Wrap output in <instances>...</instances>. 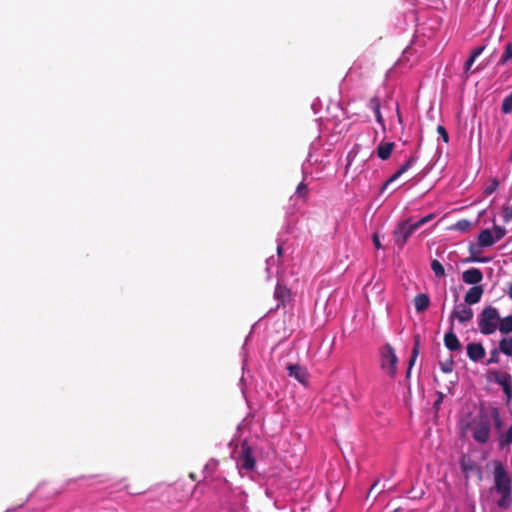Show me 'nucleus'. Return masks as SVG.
<instances>
[{
	"mask_svg": "<svg viewBox=\"0 0 512 512\" xmlns=\"http://www.w3.org/2000/svg\"><path fill=\"white\" fill-rule=\"evenodd\" d=\"M433 218V214H429L416 222L405 220L400 222L393 232L395 244L401 249L406 244L409 237L420 228L422 225L427 223Z\"/></svg>",
	"mask_w": 512,
	"mask_h": 512,
	"instance_id": "1",
	"label": "nucleus"
},
{
	"mask_svg": "<svg viewBox=\"0 0 512 512\" xmlns=\"http://www.w3.org/2000/svg\"><path fill=\"white\" fill-rule=\"evenodd\" d=\"M491 419L488 414L481 410L477 419L472 424L473 439L481 444L488 442L490 438Z\"/></svg>",
	"mask_w": 512,
	"mask_h": 512,
	"instance_id": "2",
	"label": "nucleus"
},
{
	"mask_svg": "<svg viewBox=\"0 0 512 512\" xmlns=\"http://www.w3.org/2000/svg\"><path fill=\"white\" fill-rule=\"evenodd\" d=\"M500 320L498 310L493 306H488L479 314V329L484 335L493 334Z\"/></svg>",
	"mask_w": 512,
	"mask_h": 512,
	"instance_id": "3",
	"label": "nucleus"
},
{
	"mask_svg": "<svg viewBox=\"0 0 512 512\" xmlns=\"http://www.w3.org/2000/svg\"><path fill=\"white\" fill-rule=\"evenodd\" d=\"M398 358L395 354L393 347L390 344H385L380 349V367L391 378H394L397 373Z\"/></svg>",
	"mask_w": 512,
	"mask_h": 512,
	"instance_id": "4",
	"label": "nucleus"
},
{
	"mask_svg": "<svg viewBox=\"0 0 512 512\" xmlns=\"http://www.w3.org/2000/svg\"><path fill=\"white\" fill-rule=\"evenodd\" d=\"M494 486L498 493L511 491V480L501 462L495 463Z\"/></svg>",
	"mask_w": 512,
	"mask_h": 512,
	"instance_id": "5",
	"label": "nucleus"
},
{
	"mask_svg": "<svg viewBox=\"0 0 512 512\" xmlns=\"http://www.w3.org/2000/svg\"><path fill=\"white\" fill-rule=\"evenodd\" d=\"M238 463L240 468L245 469L247 471H252L255 468V458L253 455V449L251 446L244 441L241 444V450L238 456Z\"/></svg>",
	"mask_w": 512,
	"mask_h": 512,
	"instance_id": "6",
	"label": "nucleus"
},
{
	"mask_svg": "<svg viewBox=\"0 0 512 512\" xmlns=\"http://www.w3.org/2000/svg\"><path fill=\"white\" fill-rule=\"evenodd\" d=\"M474 312L472 308H470L466 304H459L454 307L450 316L449 322L450 326L454 327V321L457 319L460 323H466L472 320Z\"/></svg>",
	"mask_w": 512,
	"mask_h": 512,
	"instance_id": "7",
	"label": "nucleus"
},
{
	"mask_svg": "<svg viewBox=\"0 0 512 512\" xmlns=\"http://www.w3.org/2000/svg\"><path fill=\"white\" fill-rule=\"evenodd\" d=\"M274 298L278 301L276 308H279L280 306H285L290 302L292 295L285 285L278 283L274 290Z\"/></svg>",
	"mask_w": 512,
	"mask_h": 512,
	"instance_id": "8",
	"label": "nucleus"
},
{
	"mask_svg": "<svg viewBox=\"0 0 512 512\" xmlns=\"http://www.w3.org/2000/svg\"><path fill=\"white\" fill-rule=\"evenodd\" d=\"M496 383L502 386L503 391L507 398V403L512 399V378L508 373L497 374L495 377Z\"/></svg>",
	"mask_w": 512,
	"mask_h": 512,
	"instance_id": "9",
	"label": "nucleus"
},
{
	"mask_svg": "<svg viewBox=\"0 0 512 512\" xmlns=\"http://www.w3.org/2000/svg\"><path fill=\"white\" fill-rule=\"evenodd\" d=\"M483 279V273L479 268H470L465 270L462 274V280L466 284L478 286Z\"/></svg>",
	"mask_w": 512,
	"mask_h": 512,
	"instance_id": "10",
	"label": "nucleus"
},
{
	"mask_svg": "<svg viewBox=\"0 0 512 512\" xmlns=\"http://www.w3.org/2000/svg\"><path fill=\"white\" fill-rule=\"evenodd\" d=\"M485 348L481 343H469L467 345V355L471 361L478 362L485 357Z\"/></svg>",
	"mask_w": 512,
	"mask_h": 512,
	"instance_id": "11",
	"label": "nucleus"
},
{
	"mask_svg": "<svg viewBox=\"0 0 512 512\" xmlns=\"http://www.w3.org/2000/svg\"><path fill=\"white\" fill-rule=\"evenodd\" d=\"M444 345L450 351H458L461 349V343L454 333V327L450 326L449 331L444 336Z\"/></svg>",
	"mask_w": 512,
	"mask_h": 512,
	"instance_id": "12",
	"label": "nucleus"
},
{
	"mask_svg": "<svg viewBox=\"0 0 512 512\" xmlns=\"http://www.w3.org/2000/svg\"><path fill=\"white\" fill-rule=\"evenodd\" d=\"M483 292H484V290H483L482 286L471 287L465 294V297H464L465 303L468 305H473V304L478 303L481 300Z\"/></svg>",
	"mask_w": 512,
	"mask_h": 512,
	"instance_id": "13",
	"label": "nucleus"
},
{
	"mask_svg": "<svg viewBox=\"0 0 512 512\" xmlns=\"http://www.w3.org/2000/svg\"><path fill=\"white\" fill-rule=\"evenodd\" d=\"M288 374L290 377H294L300 383H305L307 381L308 373L307 370L300 365H288L287 366Z\"/></svg>",
	"mask_w": 512,
	"mask_h": 512,
	"instance_id": "14",
	"label": "nucleus"
},
{
	"mask_svg": "<svg viewBox=\"0 0 512 512\" xmlns=\"http://www.w3.org/2000/svg\"><path fill=\"white\" fill-rule=\"evenodd\" d=\"M417 161L416 156H410L409 159L385 182L384 187L398 179L402 174L409 170Z\"/></svg>",
	"mask_w": 512,
	"mask_h": 512,
	"instance_id": "15",
	"label": "nucleus"
},
{
	"mask_svg": "<svg viewBox=\"0 0 512 512\" xmlns=\"http://www.w3.org/2000/svg\"><path fill=\"white\" fill-rule=\"evenodd\" d=\"M394 143L393 142H381L377 147V156L381 160H387L393 151Z\"/></svg>",
	"mask_w": 512,
	"mask_h": 512,
	"instance_id": "16",
	"label": "nucleus"
},
{
	"mask_svg": "<svg viewBox=\"0 0 512 512\" xmlns=\"http://www.w3.org/2000/svg\"><path fill=\"white\" fill-rule=\"evenodd\" d=\"M429 304L430 299L427 294L421 293L416 295L414 298L415 310L418 313L424 312L429 307Z\"/></svg>",
	"mask_w": 512,
	"mask_h": 512,
	"instance_id": "17",
	"label": "nucleus"
},
{
	"mask_svg": "<svg viewBox=\"0 0 512 512\" xmlns=\"http://www.w3.org/2000/svg\"><path fill=\"white\" fill-rule=\"evenodd\" d=\"M496 242L493 233L489 229H484L478 236V243L481 247H490Z\"/></svg>",
	"mask_w": 512,
	"mask_h": 512,
	"instance_id": "18",
	"label": "nucleus"
},
{
	"mask_svg": "<svg viewBox=\"0 0 512 512\" xmlns=\"http://www.w3.org/2000/svg\"><path fill=\"white\" fill-rule=\"evenodd\" d=\"M419 350H420V337H419V335H416L414 337V345H413L411 357H410L409 363H408V369H407V373H406L407 377L410 376L411 369H412L413 365L415 364V361L419 355Z\"/></svg>",
	"mask_w": 512,
	"mask_h": 512,
	"instance_id": "19",
	"label": "nucleus"
},
{
	"mask_svg": "<svg viewBox=\"0 0 512 512\" xmlns=\"http://www.w3.org/2000/svg\"><path fill=\"white\" fill-rule=\"evenodd\" d=\"M485 50V46H480L472 50L470 57L467 59L464 65V73L466 75L471 71V67L474 64L475 60L483 53Z\"/></svg>",
	"mask_w": 512,
	"mask_h": 512,
	"instance_id": "20",
	"label": "nucleus"
},
{
	"mask_svg": "<svg viewBox=\"0 0 512 512\" xmlns=\"http://www.w3.org/2000/svg\"><path fill=\"white\" fill-rule=\"evenodd\" d=\"M462 471L468 476L474 470L478 469L477 464L470 458L463 456L460 461Z\"/></svg>",
	"mask_w": 512,
	"mask_h": 512,
	"instance_id": "21",
	"label": "nucleus"
},
{
	"mask_svg": "<svg viewBox=\"0 0 512 512\" xmlns=\"http://www.w3.org/2000/svg\"><path fill=\"white\" fill-rule=\"evenodd\" d=\"M369 106L370 108L373 110L374 114H375V117H376V121L378 123H383V118H382V115H381V112H380V101L377 97H372L369 101Z\"/></svg>",
	"mask_w": 512,
	"mask_h": 512,
	"instance_id": "22",
	"label": "nucleus"
},
{
	"mask_svg": "<svg viewBox=\"0 0 512 512\" xmlns=\"http://www.w3.org/2000/svg\"><path fill=\"white\" fill-rule=\"evenodd\" d=\"M501 498L497 501L498 507L502 509L508 508L512 503L511 491L501 492Z\"/></svg>",
	"mask_w": 512,
	"mask_h": 512,
	"instance_id": "23",
	"label": "nucleus"
},
{
	"mask_svg": "<svg viewBox=\"0 0 512 512\" xmlns=\"http://www.w3.org/2000/svg\"><path fill=\"white\" fill-rule=\"evenodd\" d=\"M499 331L503 334H507L512 332V316H507L503 319H500Z\"/></svg>",
	"mask_w": 512,
	"mask_h": 512,
	"instance_id": "24",
	"label": "nucleus"
},
{
	"mask_svg": "<svg viewBox=\"0 0 512 512\" xmlns=\"http://www.w3.org/2000/svg\"><path fill=\"white\" fill-rule=\"evenodd\" d=\"M499 349L502 353L512 357V338H504L499 343Z\"/></svg>",
	"mask_w": 512,
	"mask_h": 512,
	"instance_id": "25",
	"label": "nucleus"
},
{
	"mask_svg": "<svg viewBox=\"0 0 512 512\" xmlns=\"http://www.w3.org/2000/svg\"><path fill=\"white\" fill-rule=\"evenodd\" d=\"M512 443V425L509 427V429L502 433L499 437V446L501 448H504L506 446H509Z\"/></svg>",
	"mask_w": 512,
	"mask_h": 512,
	"instance_id": "26",
	"label": "nucleus"
},
{
	"mask_svg": "<svg viewBox=\"0 0 512 512\" xmlns=\"http://www.w3.org/2000/svg\"><path fill=\"white\" fill-rule=\"evenodd\" d=\"M510 60H512V44L511 43H507L506 46H505V51H504V53L502 54V56L500 57V59L498 61V65H505Z\"/></svg>",
	"mask_w": 512,
	"mask_h": 512,
	"instance_id": "27",
	"label": "nucleus"
},
{
	"mask_svg": "<svg viewBox=\"0 0 512 512\" xmlns=\"http://www.w3.org/2000/svg\"><path fill=\"white\" fill-rule=\"evenodd\" d=\"M431 269L434 272L436 277H444L445 276L444 267L437 259H434L431 262Z\"/></svg>",
	"mask_w": 512,
	"mask_h": 512,
	"instance_id": "28",
	"label": "nucleus"
},
{
	"mask_svg": "<svg viewBox=\"0 0 512 512\" xmlns=\"http://www.w3.org/2000/svg\"><path fill=\"white\" fill-rule=\"evenodd\" d=\"M501 110L504 114H509L512 112V93L504 98Z\"/></svg>",
	"mask_w": 512,
	"mask_h": 512,
	"instance_id": "29",
	"label": "nucleus"
},
{
	"mask_svg": "<svg viewBox=\"0 0 512 512\" xmlns=\"http://www.w3.org/2000/svg\"><path fill=\"white\" fill-rule=\"evenodd\" d=\"M502 218L504 223H509L512 220V206L504 204L502 207Z\"/></svg>",
	"mask_w": 512,
	"mask_h": 512,
	"instance_id": "30",
	"label": "nucleus"
},
{
	"mask_svg": "<svg viewBox=\"0 0 512 512\" xmlns=\"http://www.w3.org/2000/svg\"><path fill=\"white\" fill-rule=\"evenodd\" d=\"M491 418L494 421L495 428L500 430L502 427V419L500 417L499 411L497 408H493L491 411Z\"/></svg>",
	"mask_w": 512,
	"mask_h": 512,
	"instance_id": "31",
	"label": "nucleus"
},
{
	"mask_svg": "<svg viewBox=\"0 0 512 512\" xmlns=\"http://www.w3.org/2000/svg\"><path fill=\"white\" fill-rule=\"evenodd\" d=\"M494 234L493 237L496 239V241L501 240L506 235V229L494 224L493 226Z\"/></svg>",
	"mask_w": 512,
	"mask_h": 512,
	"instance_id": "32",
	"label": "nucleus"
},
{
	"mask_svg": "<svg viewBox=\"0 0 512 512\" xmlns=\"http://www.w3.org/2000/svg\"><path fill=\"white\" fill-rule=\"evenodd\" d=\"M499 187V181L498 179L496 178H493L491 180V183L489 186H487L485 189H484V194L485 195H491L492 193H494Z\"/></svg>",
	"mask_w": 512,
	"mask_h": 512,
	"instance_id": "33",
	"label": "nucleus"
},
{
	"mask_svg": "<svg viewBox=\"0 0 512 512\" xmlns=\"http://www.w3.org/2000/svg\"><path fill=\"white\" fill-rule=\"evenodd\" d=\"M470 226H471L470 221H468L466 219L459 220L455 225L456 229H458L459 231H463V232L468 231Z\"/></svg>",
	"mask_w": 512,
	"mask_h": 512,
	"instance_id": "34",
	"label": "nucleus"
},
{
	"mask_svg": "<svg viewBox=\"0 0 512 512\" xmlns=\"http://www.w3.org/2000/svg\"><path fill=\"white\" fill-rule=\"evenodd\" d=\"M307 193H308V187H307V185H306L305 183L301 182V183L297 186L296 194H297L299 197L306 198Z\"/></svg>",
	"mask_w": 512,
	"mask_h": 512,
	"instance_id": "35",
	"label": "nucleus"
},
{
	"mask_svg": "<svg viewBox=\"0 0 512 512\" xmlns=\"http://www.w3.org/2000/svg\"><path fill=\"white\" fill-rule=\"evenodd\" d=\"M454 362L452 359L440 364V368L444 373H450L453 370Z\"/></svg>",
	"mask_w": 512,
	"mask_h": 512,
	"instance_id": "36",
	"label": "nucleus"
},
{
	"mask_svg": "<svg viewBox=\"0 0 512 512\" xmlns=\"http://www.w3.org/2000/svg\"><path fill=\"white\" fill-rule=\"evenodd\" d=\"M437 132L445 143L449 142V134L444 126L438 125Z\"/></svg>",
	"mask_w": 512,
	"mask_h": 512,
	"instance_id": "37",
	"label": "nucleus"
},
{
	"mask_svg": "<svg viewBox=\"0 0 512 512\" xmlns=\"http://www.w3.org/2000/svg\"><path fill=\"white\" fill-rule=\"evenodd\" d=\"M443 399H444V394L442 392H437V400L434 402L433 404V409L438 412L439 409H440V406L443 402Z\"/></svg>",
	"mask_w": 512,
	"mask_h": 512,
	"instance_id": "38",
	"label": "nucleus"
},
{
	"mask_svg": "<svg viewBox=\"0 0 512 512\" xmlns=\"http://www.w3.org/2000/svg\"><path fill=\"white\" fill-rule=\"evenodd\" d=\"M499 361V353L498 351L495 349L491 352V355H490V358L487 362V364H491V363H497Z\"/></svg>",
	"mask_w": 512,
	"mask_h": 512,
	"instance_id": "39",
	"label": "nucleus"
},
{
	"mask_svg": "<svg viewBox=\"0 0 512 512\" xmlns=\"http://www.w3.org/2000/svg\"><path fill=\"white\" fill-rule=\"evenodd\" d=\"M372 241H373V244H374L376 249H381L382 248L380 237H379V235L377 233H374L372 235Z\"/></svg>",
	"mask_w": 512,
	"mask_h": 512,
	"instance_id": "40",
	"label": "nucleus"
},
{
	"mask_svg": "<svg viewBox=\"0 0 512 512\" xmlns=\"http://www.w3.org/2000/svg\"><path fill=\"white\" fill-rule=\"evenodd\" d=\"M379 484H380V480H379V479H377V480L372 484V486H371V488H370V490H369V492H368L367 497H370V496H371V494H372L374 491H376V490L378 489Z\"/></svg>",
	"mask_w": 512,
	"mask_h": 512,
	"instance_id": "41",
	"label": "nucleus"
},
{
	"mask_svg": "<svg viewBox=\"0 0 512 512\" xmlns=\"http://www.w3.org/2000/svg\"><path fill=\"white\" fill-rule=\"evenodd\" d=\"M507 295L512 299V283L508 286Z\"/></svg>",
	"mask_w": 512,
	"mask_h": 512,
	"instance_id": "42",
	"label": "nucleus"
},
{
	"mask_svg": "<svg viewBox=\"0 0 512 512\" xmlns=\"http://www.w3.org/2000/svg\"><path fill=\"white\" fill-rule=\"evenodd\" d=\"M189 477H190L191 479H193V480H195V479H196V477H195V474H194V473H190Z\"/></svg>",
	"mask_w": 512,
	"mask_h": 512,
	"instance_id": "43",
	"label": "nucleus"
},
{
	"mask_svg": "<svg viewBox=\"0 0 512 512\" xmlns=\"http://www.w3.org/2000/svg\"><path fill=\"white\" fill-rule=\"evenodd\" d=\"M277 252H278L279 255L282 253V247L281 246L278 247Z\"/></svg>",
	"mask_w": 512,
	"mask_h": 512,
	"instance_id": "44",
	"label": "nucleus"
},
{
	"mask_svg": "<svg viewBox=\"0 0 512 512\" xmlns=\"http://www.w3.org/2000/svg\"><path fill=\"white\" fill-rule=\"evenodd\" d=\"M480 69H482V67L478 66V67H476V68H475L473 71H471V72L473 73V72L478 71V70H480Z\"/></svg>",
	"mask_w": 512,
	"mask_h": 512,
	"instance_id": "45",
	"label": "nucleus"
},
{
	"mask_svg": "<svg viewBox=\"0 0 512 512\" xmlns=\"http://www.w3.org/2000/svg\"><path fill=\"white\" fill-rule=\"evenodd\" d=\"M501 141V132L499 131L498 142Z\"/></svg>",
	"mask_w": 512,
	"mask_h": 512,
	"instance_id": "46",
	"label": "nucleus"
},
{
	"mask_svg": "<svg viewBox=\"0 0 512 512\" xmlns=\"http://www.w3.org/2000/svg\"><path fill=\"white\" fill-rule=\"evenodd\" d=\"M476 261H482L485 262V259H475Z\"/></svg>",
	"mask_w": 512,
	"mask_h": 512,
	"instance_id": "47",
	"label": "nucleus"
},
{
	"mask_svg": "<svg viewBox=\"0 0 512 512\" xmlns=\"http://www.w3.org/2000/svg\"><path fill=\"white\" fill-rule=\"evenodd\" d=\"M382 491L383 489L377 490V494H381Z\"/></svg>",
	"mask_w": 512,
	"mask_h": 512,
	"instance_id": "48",
	"label": "nucleus"
}]
</instances>
